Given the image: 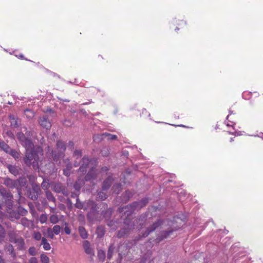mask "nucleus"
Segmentation results:
<instances>
[{
	"instance_id": "f257e3e1",
	"label": "nucleus",
	"mask_w": 263,
	"mask_h": 263,
	"mask_svg": "<svg viewBox=\"0 0 263 263\" xmlns=\"http://www.w3.org/2000/svg\"><path fill=\"white\" fill-rule=\"evenodd\" d=\"M57 149L51 150L49 146L47 147V155L48 157L52 158L53 160L58 162L64 157V153L66 150L65 143L61 140L57 142Z\"/></svg>"
},
{
	"instance_id": "f03ea898",
	"label": "nucleus",
	"mask_w": 263,
	"mask_h": 263,
	"mask_svg": "<svg viewBox=\"0 0 263 263\" xmlns=\"http://www.w3.org/2000/svg\"><path fill=\"white\" fill-rule=\"evenodd\" d=\"M0 195L4 200L0 202V209H4L5 208L6 210H11L13 205V196L11 193L2 187L0 188Z\"/></svg>"
},
{
	"instance_id": "7ed1b4c3",
	"label": "nucleus",
	"mask_w": 263,
	"mask_h": 263,
	"mask_svg": "<svg viewBox=\"0 0 263 263\" xmlns=\"http://www.w3.org/2000/svg\"><path fill=\"white\" fill-rule=\"evenodd\" d=\"M39 154L43 155L42 153L35 151V149L26 152L24 162L27 166L32 165L33 168H35L38 165Z\"/></svg>"
},
{
	"instance_id": "20e7f679",
	"label": "nucleus",
	"mask_w": 263,
	"mask_h": 263,
	"mask_svg": "<svg viewBox=\"0 0 263 263\" xmlns=\"http://www.w3.org/2000/svg\"><path fill=\"white\" fill-rule=\"evenodd\" d=\"M18 139L21 142L22 145L25 147L26 152L35 149L36 151L39 152H42V149L41 147L36 146H35L30 139L26 138L23 134H19L18 135Z\"/></svg>"
},
{
	"instance_id": "39448f33",
	"label": "nucleus",
	"mask_w": 263,
	"mask_h": 263,
	"mask_svg": "<svg viewBox=\"0 0 263 263\" xmlns=\"http://www.w3.org/2000/svg\"><path fill=\"white\" fill-rule=\"evenodd\" d=\"M148 199L144 198L139 201H135L131 204L126 206L123 207L121 209V211L124 212H129V214L133 213L136 210H139L142 207L146 205L148 203Z\"/></svg>"
},
{
	"instance_id": "423d86ee",
	"label": "nucleus",
	"mask_w": 263,
	"mask_h": 263,
	"mask_svg": "<svg viewBox=\"0 0 263 263\" xmlns=\"http://www.w3.org/2000/svg\"><path fill=\"white\" fill-rule=\"evenodd\" d=\"M169 225L170 227L168 228L167 230L161 231L160 234L157 235V238L154 240L155 243H159L162 240L167 238L174 231H177L179 229L178 227H175L171 224Z\"/></svg>"
},
{
	"instance_id": "0eeeda50",
	"label": "nucleus",
	"mask_w": 263,
	"mask_h": 263,
	"mask_svg": "<svg viewBox=\"0 0 263 263\" xmlns=\"http://www.w3.org/2000/svg\"><path fill=\"white\" fill-rule=\"evenodd\" d=\"M90 162V160L87 157L84 156L80 163H78L77 161L74 162L73 165L75 167L78 166L80 164V167L79 169L80 172L85 173L86 172V168Z\"/></svg>"
},
{
	"instance_id": "6e6552de",
	"label": "nucleus",
	"mask_w": 263,
	"mask_h": 263,
	"mask_svg": "<svg viewBox=\"0 0 263 263\" xmlns=\"http://www.w3.org/2000/svg\"><path fill=\"white\" fill-rule=\"evenodd\" d=\"M162 222L163 221L161 220H158L157 221L153 223V224L151 225L147 228L146 230L144 233H142L141 237H147L151 233L154 231L157 228L162 224ZM163 222H164V221H163Z\"/></svg>"
},
{
	"instance_id": "1a4fd4ad",
	"label": "nucleus",
	"mask_w": 263,
	"mask_h": 263,
	"mask_svg": "<svg viewBox=\"0 0 263 263\" xmlns=\"http://www.w3.org/2000/svg\"><path fill=\"white\" fill-rule=\"evenodd\" d=\"M17 182L18 181H16V180H13L9 178H5L4 179V184L11 189H16L17 190Z\"/></svg>"
},
{
	"instance_id": "9d476101",
	"label": "nucleus",
	"mask_w": 263,
	"mask_h": 263,
	"mask_svg": "<svg viewBox=\"0 0 263 263\" xmlns=\"http://www.w3.org/2000/svg\"><path fill=\"white\" fill-rule=\"evenodd\" d=\"M39 122L41 126L43 128L49 129L51 126V123L46 115L41 117L40 118Z\"/></svg>"
},
{
	"instance_id": "9b49d317",
	"label": "nucleus",
	"mask_w": 263,
	"mask_h": 263,
	"mask_svg": "<svg viewBox=\"0 0 263 263\" xmlns=\"http://www.w3.org/2000/svg\"><path fill=\"white\" fill-rule=\"evenodd\" d=\"M149 213L146 212L143 214H142L139 218L137 220V223L141 227L143 226H145L149 223V221L147 220V217L149 216Z\"/></svg>"
},
{
	"instance_id": "f8f14e48",
	"label": "nucleus",
	"mask_w": 263,
	"mask_h": 263,
	"mask_svg": "<svg viewBox=\"0 0 263 263\" xmlns=\"http://www.w3.org/2000/svg\"><path fill=\"white\" fill-rule=\"evenodd\" d=\"M83 246L85 252L87 254L90 255L91 256H93L95 255L93 249L91 247L90 244L88 240H85L83 242Z\"/></svg>"
},
{
	"instance_id": "ddd939ff",
	"label": "nucleus",
	"mask_w": 263,
	"mask_h": 263,
	"mask_svg": "<svg viewBox=\"0 0 263 263\" xmlns=\"http://www.w3.org/2000/svg\"><path fill=\"white\" fill-rule=\"evenodd\" d=\"M112 182V177L109 176L106 179H105L102 185V190L103 191L107 190L110 187Z\"/></svg>"
},
{
	"instance_id": "4468645a",
	"label": "nucleus",
	"mask_w": 263,
	"mask_h": 263,
	"mask_svg": "<svg viewBox=\"0 0 263 263\" xmlns=\"http://www.w3.org/2000/svg\"><path fill=\"white\" fill-rule=\"evenodd\" d=\"M53 191L57 193H62L64 195L66 194V191L65 186L60 183H56L53 187Z\"/></svg>"
},
{
	"instance_id": "2eb2a0df",
	"label": "nucleus",
	"mask_w": 263,
	"mask_h": 263,
	"mask_svg": "<svg viewBox=\"0 0 263 263\" xmlns=\"http://www.w3.org/2000/svg\"><path fill=\"white\" fill-rule=\"evenodd\" d=\"M5 250L9 252V254L14 259L16 257V253L14 251V248L12 245L10 244H7L5 246Z\"/></svg>"
},
{
	"instance_id": "dca6fc26",
	"label": "nucleus",
	"mask_w": 263,
	"mask_h": 263,
	"mask_svg": "<svg viewBox=\"0 0 263 263\" xmlns=\"http://www.w3.org/2000/svg\"><path fill=\"white\" fill-rule=\"evenodd\" d=\"M16 181H18L17 183V191L19 195H20V190L22 187L25 186L26 184L27 181L25 178L21 177L18 179L16 180Z\"/></svg>"
},
{
	"instance_id": "f3484780",
	"label": "nucleus",
	"mask_w": 263,
	"mask_h": 263,
	"mask_svg": "<svg viewBox=\"0 0 263 263\" xmlns=\"http://www.w3.org/2000/svg\"><path fill=\"white\" fill-rule=\"evenodd\" d=\"M14 243L16 244L17 249L20 250H24L26 249L24 240L21 237L17 239V240Z\"/></svg>"
},
{
	"instance_id": "a211bd4d",
	"label": "nucleus",
	"mask_w": 263,
	"mask_h": 263,
	"mask_svg": "<svg viewBox=\"0 0 263 263\" xmlns=\"http://www.w3.org/2000/svg\"><path fill=\"white\" fill-rule=\"evenodd\" d=\"M96 176V170L93 167L91 168L85 177L86 181H89L92 179L95 178Z\"/></svg>"
},
{
	"instance_id": "6ab92c4d",
	"label": "nucleus",
	"mask_w": 263,
	"mask_h": 263,
	"mask_svg": "<svg viewBox=\"0 0 263 263\" xmlns=\"http://www.w3.org/2000/svg\"><path fill=\"white\" fill-rule=\"evenodd\" d=\"M7 168L9 170V171L14 176H16L19 174V170L16 166L8 165Z\"/></svg>"
},
{
	"instance_id": "aec40b11",
	"label": "nucleus",
	"mask_w": 263,
	"mask_h": 263,
	"mask_svg": "<svg viewBox=\"0 0 263 263\" xmlns=\"http://www.w3.org/2000/svg\"><path fill=\"white\" fill-rule=\"evenodd\" d=\"M133 195V194L131 192L126 191L122 195V200L124 202H127L132 197Z\"/></svg>"
},
{
	"instance_id": "412c9836",
	"label": "nucleus",
	"mask_w": 263,
	"mask_h": 263,
	"mask_svg": "<svg viewBox=\"0 0 263 263\" xmlns=\"http://www.w3.org/2000/svg\"><path fill=\"white\" fill-rule=\"evenodd\" d=\"M8 235L10 241L13 243L15 242L17 239L20 237L15 232L13 231L10 232L8 234Z\"/></svg>"
},
{
	"instance_id": "4be33fe9",
	"label": "nucleus",
	"mask_w": 263,
	"mask_h": 263,
	"mask_svg": "<svg viewBox=\"0 0 263 263\" xmlns=\"http://www.w3.org/2000/svg\"><path fill=\"white\" fill-rule=\"evenodd\" d=\"M79 232L82 238L86 239L87 238V232L83 227L80 226L79 227Z\"/></svg>"
},
{
	"instance_id": "5701e85b",
	"label": "nucleus",
	"mask_w": 263,
	"mask_h": 263,
	"mask_svg": "<svg viewBox=\"0 0 263 263\" xmlns=\"http://www.w3.org/2000/svg\"><path fill=\"white\" fill-rule=\"evenodd\" d=\"M84 181L83 179H81V178H79L76 182H75L74 184V189L79 191L81 187L84 184Z\"/></svg>"
},
{
	"instance_id": "b1692460",
	"label": "nucleus",
	"mask_w": 263,
	"mask_h": 263,
	"mask_svg": "<svg viewBox=\"0 0 263 263\" xmlns=\"http://www.w3.org/2000/svg\"><path fill=\"white\" fill-rule=\"evenodd\" d=\"M75 206L79 209L86 210L87 209V206L85 205V203L81 202L78 198L76 199Z\"/></svg>"
},
{
	"instance_id": "393cba45",
	"label": "nucleus",
	"mask_w": 263,
	"mask_h": 263,
	"mask_svg": "<svg viewBox=\"0 0 263 263\" xmlns=\"http://www.w3.org/2000/svg\"><path fill=\"white\" fill-rule=\"evenodd\" d=\"M8 154L11 155L16 160H18L21 157L20 154L14 149L10 148Z\"/></svg>"
},
{
	"instance_id": "a878e982",
	"label": "nucleus",
	"mask_w": 263,
	"mask_h": 263,
	"mask_svg": "<svg viewBox=\"0 0 263 263\" xmlns=\"http://www.w3.org/2000/svg\"><path fill=\"white\" fill-rule=\"evenodd\" d=\"M27 194L28 197L32 200H36L38 198L39 195L35 192L34 193V192L32 190H31V189L28 191Z\"/></svg>"
},
{
	"instance_id": "bb28decb",
	"label": "nucleus",
	"mask_w": 263,
	"mask_h": 263,
	"mask_svg": "<svg viewBox=\"0 0 263 263\" xmlns=\"http://www.w3.org/2000/svg\"><path fill=\"white\" fill-rule=\"evenodd\" d=\"M41 245L43 246V248L45 250L47 251L51 249V247L49 243L48 242L47 239L44 237H43L42 239Z\"/></svg>"
},
{
	"instance_id": "cd10ccee",
	"label": "nucleus",
	"mask_w": 263,
	"mask_h": 263,
	"mask_svg": "<svg viewBox=\"0 0 263 263\" xmlns=\"http://www.w3.org/2000/svg\"><path fill=\"white\" fill-rule=\"evenodd\" d=\"M104 138H107L108 140H115L117 138V137L115 135L105 133L101 135V139Z\"/></svg>"
},
{
	"instance_id": "c85d7f7f",
	"label": "nucleus",
	"mask_w": 263,
	"mask_h": 263,
	"mask_svg": "<svg viewBox=\"0 0 263 263\" xmlns=\"http://www.w3.org/2000/svg\"><path fill=\"white\" fill-rule=\"evenodd\" d=\"M0 147L7 153L10 149V147L3 141L0 140Z\"/></svg>"
},
{
	"instance_id": "c756f323",
	"label": "nucleus",
	"mask_w": 263,
	"mask_h": 263,
	"mask_svg": "<svg viewBox=\"0 0 263 263\" xmlns=\"http://www.w3.org/2000/svg\"><path fill=\"white\" fill-rule=\"evenodd\" d=\"M41 187L43 190L48 191V189L50 187L49 181L48 179H44L41 184Z\"/></svg>"
},
{
	"instance_id": "7c9ffc66",
	"label": "nucleus",
	"mask_w": 263,
	"mask_h": 263,
	"mask_svg": "<svg viewBox=\"0 0 263 263\" xmlns=\"http://www.w3.org/2000/svg\"><path fill=\"white\" fill-rule=\"evenodd\" d=\"M128 232V229L126 228H123L121 229L120 231L118 232L117 236V237L121 238L124 237L126 234Z\"/></svg>"
},
{
	"instance_id": "2f4dec72",
	"label": "nucleus",
	"mask_w": 263,
	"mask_h": 263,
	"mask_svg": "<svg viewBox=\"0 0 263 263\" xmlns=\"http://www.w3.org/2000/svg\"><path fill=\"white\" fill-rule=\"evenodd\" d=\"M122 189L121 185L120 183H117L115 185L112 187V190L114 193L116 194H119L120 192Z\"/></svg>"
},
{
	"instance_id": "473e14b6",
	"label": "nucleus",
	"mask_w": 263,
	"mask_h": 263,
	"mask_svg": "<svg viewBox=\"0 0 263 263\" xmlns=\"http://www.w3.org/2000/svg\"><path fill=\"white\" fill-rule=\"evenodd\" d=\"M10 125L11 127H17L18 124L16 119L15 118V117L13 116H10Z\"/></svg>"
},
{
	"instance_id": "72a5a7b5",
	"label": "nucleus",
	"mask_w": 263,
	"mask_h": 263,
	"mask_svg": "<svg viewBox=\"0 0 263 263\" xmlns=\"http://www.w3.org/2000/svg\"><path fill=\"white\" fill-rule=\"evenodd\" d=\"M46 196L49 201H52L54 203L55 202V198L54 197L51 192L49 191H46Z\"/></svg>"
},
{
	"instance_id": "f704fd0d",
	"label": "nucleus",
	"mask_w": 263,
	"mask_h": 263,
	"mask_svg": "<svg viewBox=\"0 0 263 263\" xmlns=\"http://www.w3.org/2000/svg\"><path fill=\"white\" fill-rule=\"evenodd\" d=\"M31 189V190H32L34 192V193L35 192L38 195H40L41 192V190L40 185L36 184H33L32 187Z\"/></svg>"
},
{
	"instance_id": "c9c22d12",
	"label": "nucleus",
	"mask_w": 263,
	"mask_h": 263,
	"mask_svg": "<svg viewBox=\"0 0 263 263\" xmlns=\"http://www.w3.org/2000/svg\"><path fill=\"white\" fill-rule=\"evenodd\" d=\"M49 220L51 223L55 224L59 222V219L57 215H52L49 218Z\"/></svg>"
},
{
	"instance_id": "e433bc0d",
	"label": "nucleus",
	"mask_w": 263,
	"mask_h": 263,
	"mask_svg": "<svg viewBox=\"0 0 263 263\" xmlns=\"http://www.w3.org/2000/svg\"><path fill=\"white\" fill-rule=\"evenodd\" d=\"M107 197V194L103 191H101L98 194V198L101 200H104Z\"/></svg>"
},
{
	"instance_id": "4c0bfd02",
	"label": "nucleus",
	"mask_w": 263,
	"mask_h": 263,
	"mask_svg": "<svg viewBox=\"0 0 263 263\" xmlns=\"http://www.w3.org/2000/svg\"><path fill=\"white\" fill-rule=\"evenodd\" d=\"M6 233L4 229L0 224V242H2L5 237Z\"/></svg>"
},
{
	"instance_id": "58836bf2",
	"label": "nucleus",
	"mask_w": 263,
	"mask_h": 263,
	"mask_svg": "<svg viewBox=\"0 0 263 263\" xmlns=\"http://www.w3.org/2000/svg\"><path fill=\"white\" fill-rule=\"evenodd\" d=\"M114 249H115V248L114 247L113 245H111L109 247L108 252H107L108 259H110L112 257L113 252L114 251Z\"/></svg>"
},
{
	"instance_id": "ea45409f",
	"label": "nucleus",
	"mask_w": 263,
	"mask_h": 263,
	"mask_svg": "<svg viewBox=\"0 0 263 263\" xmlns=\"http://www.w3.org/2000/svg\"><path fill=\"white\" fill-rule=\"evenodd\" d=\"M41 261L42 263H49V258L46 254H42L41 255Z\"/></svg>"
},
{
	"instance_id": "a19ab883",
	"label": "nucleus",
	"mask_w": 263,
	"mask_h": 263,
	"mask_svg": "<svg viewBox=\"0 0 263 263\" xmlns=\"http://www.w3.org/2000/svg\"><path fill=\"white\" fill-rule=\"evenodd\" d=\"M21 223L25 227H29L30 221L26 218H23L21 220Z\"/></svg>"
},
{
	"instance_id": "79ce46f5",
	"label": "nucleus",
	"mask_w": 263,
	"mask_h": 263,
	"mask_svg": "<svg viewBox=\"0 0 263 263\" xmlns=\"http://www.w3.org/2000/svg\"><path fill=\"white\" fill-rule=\"evenodd\" d=\"M47 215L45 214H42L39 217V221L41 223H45L47 220Z\"/></svg>"
},
{
	"instance_id": "37998d69",
	"label": "nucleus",
	"mask_w": 263,
	"mask_h": 263,
	"mask_svg": "<svg viewBox=\"0 0 263 263\" xmlns=\"http://www.w3.org/2000/svg\"><path fill=\"white\" fill-rule=\"evenodd\" d=\"M98 257L100 260L103 261L105 257V253L104 251L101 250H99L98 252Z\"/></svg>"
},
{
	"instance_id": "c03bdc74",
	"label": "nucleus",
	"mask_w": 263,
	"mask_h": 263,
	"mask_svg": "<svg viewBox=\"0 0 263 263\" xmlns=\"http://www.w3.org/2000/svg\"><path fill=\"white\" fill-rule=\"evenodd\" d=\"M24 113L28 118H31L34 116V112L30 109H27L25 110Z\"/></svg>"
},
{
	"instance_id": "a18cd8bd",
	"label": "nucleus",
	"mask_w": 263,
	"mask_h": 263,
	"mask_svg": "<svg viewBox=\"0 0 263 263\" xmlns=\"http://www.w3.org/2000/svg\"><path fill=\"white\" fill-rule=\"evenodd\" d=\"M17 213L21 215V216H25L28 212L26 210H25V209L23 208H18V209H17Z\"/></svg>"
},
{
	"instance_id": "49530a36",
	"label": "nucleus",
	"mask_w": 263,
	"mask_h": 263,
	"mask_svg": "<svg viewBox=\"0 0 263 263\" xmlns=\"http://www.w3.org/2000/svg\"><path fill=\"white\" fill-rule=\"evenodd\" d=\"M61 228L60 226L59 225H55L54 226L53 228H52V231L53 232V233L55 234V235H58L60 234V231H61Z\"/></svg>"
},
{
	"instance_id": "de8ad7c7",
	"label": "nucleus",
	"mask_w": 263,
	"mask_h": 263,
	"mask_svg": "<svg viewBox=\"0 0 263 263\" xmlns=\"http://www.w3.org/2000/svg\"><path fill=\"white\" fill-rule=\"evenodd\" d=\"M71 168V165H67L66 168H65L63 170V174H64V175L66 176H69L70 175V174Z\"/></svg>"
},
{
	"instance_id": "09e8293b",
	"label": "nucleus",
	"mask_w": 263,
	"mask_h": 263,
	"mask_svg": "<svg viewBox=\"0 0 263 263\" xmlns=\"http://www.w3.org/2000/svg\"><path fill=\"white\" fill-rule=\"evenodd\" d=\"M47 236L51 238V239H53L54 238V233L52 231V230L51 229V228H48L47 230Z\"/></svg>"
},
{
	"instance_id": "8fccbe9b",
	"label": "nucleus",
	"mask_w": 263,
	"mask_h": 263,
	"mask_svg": "<svg viewBox=\"0 0 263 263\" xmlns=\"http://www.w3.org/2000/svg\"><path fill=\"white\" fill-rule=\"evenodd\" d=\"M73 156L76 159L79 158L82 156V151L81 150H75L73 153Z\"/></svg>"
},
{
	"instance_id": "3c124183",
	"label": "nucleus",
	"mask_w": 263,
	"mask_h": 263,
	"mask_svg": "<svg viewBox=\"0 0 263 263\" xmlns=\"http://www.w3.org/2000/svg\"><path fill=\"white\" fill-rule=\"evenodd\" d=\"M101 154L103 156H107L109 154V151L107 148L104 147L101 150Z\"/></svg>"
},
{
	"instance_id": "603ef678",
	"label": "nucleus",
	"mask_w": 263,
	"mask_h": 263,
	"mask_svg": "<svg viewBox=\"0 0 263 263\" xmlns=\"http://www.w3.org/2000/svg\"><path fill=\"white\" fill-rule=\"evenodd\" d=\"M34 238L36 240H40L42 239V235L40 232H35L34 233Z\"/></svg>"
},
{
	"instance_id": "864d4df0",
	"label": "nucleus",
	"mask_w": 263,
	"mask_h": 263,
	"mask_svg": "<svg viewBox=\"0 0 263 263\" xmlns=\"http://www.w3.org/2000/svg\"><path fill=\"white\" fill-rule=\"evenodd\" d=\"M28 252L31 255H35V248L34 247H30L28 250Z\"/></svg>"
},
{
	"instance_id": "5fc2aeb1",
	"label": "nucleus",
	"mask_w": 263,
	"mask_h": 263,
	"mask_svg": "<svg viewBox=\"0 0 263 263\" xmlns=\"http://www.w3.org/2000/svg\"><path fill=\"white\" fill-rule=\"evenodd\" d=\"M65 225L66 226L64 228L65 233L67 235H69L71 233V229L67 226V223H65Z\"/></svg>"
},
{
	"instance_id": "6e6d98bb",
	"label": "nucleus",
	"mask_w": 263,
	"mask_h": 263,
	"mask_svg": "<svg viewBox=\"0 0 263 263\" xmlns=\"http://www.w3.org/2000/svg\"><path fill=\"white\" fill-rule=\"evenodd\" d=\"M12 215L14 216V217L16 219H18L20 218V215L17 212L13 211V212L12 213Z\"/></svg>"
},
{
	"instance_id": "4d7b16f0",
	"label": "nucleus",
	"mask_w": 263,
	"mask_h": 263,
	"mask_svg": "<svg viewBox=\"0 0 263 263\" xmlns=\"http://www.w3.org/2000/svg\"><path fill=\"white\" fill-rule=\"evenodd\" d=\"M74 144L72 141H69L68 144V147L69 148H70L71 150L73 149L74 148Z\"/></svg>"
},
{
	"instance_id": "13d9d810",
	"label": "nucleus",
	"mask_w": 263,
	"mask_h": 263,
	"mask_svg": "<svg viewBox=\"0 0 263 263\" xmlns=\"http://www.w3.org/2000/svg\"><path fill=\"white\" fill-rule=\"evenodd\" d=\"M29 263H38V262L35 257H31L29 260Z\"/></svg>"
},
{
	"instance_id": "bf43d9fd",
	"label": "nucleus",
	"mask_w": 263,
	"mask_h": 263,
	"mask_svg": "<svg viewBox=\"0 0 263 263\" xmlns=\"http://www.w3.org/2000/svg\"><path fill=\"white\" fill-rule=\"evenodd\" d=\"M101 170L102 172H106L108 170V168L106 166H104L103 167Z\"/></svg>"
},
{
	"instance_id": "052dcab7",
	"label": "nucleus",
	"mask_w": 263,
	"mask_h": 263,
	"mask_svg": "<svg viewBox=\"0 0 263 263\" xmlns=\"http://www.w3.org/2000/svg\"><path fill=\"white\" fill-rule=\"evenodd\" d=\"M7 135L10 137H12L13 136V134H12V133L11 132H7Z\"/></svg>"
},
{
	"instance_id": "680f3d73",
	"label": "nucleus",
	"mask_w": 263,
	"mask_h": 263,
	"mask_svg": "<svg viewBox=\"0 0 263 263\" xmlns=\"http://www.w3.org/2000/svg\"><path fill=\"white\" fill-rule=\"evenodd\" d=\"M71 197L72 198H75L76 197L77 198H78V195L76 193H72L71 195Z\"/></svg>"
},
{
	"instance_id": "e2e57ef3",
	"label": "nucleus",
	"mask_w": 263,
	"mask_h": 263,
	"mask_svg": "<svg viewBox=\"0 0 263 263\" xmlns=\"http://www.w3.org/2000/svg\"><path fill=\"white\" fill-rule=\"evenodd\" d=\"M0 263H6L5 260L0 256Z\"/></svg>"
},
{
	"instance_id": "0e129e2a",
	"label": "nucleus",
	"mask_w": 263,
	"mask_h": 263,
	"mask_svg": "<svg viewBox=\"0 0 263 263\" xmlns=\"http://www.w3.org/2000/svg\"><path fill=\"white\" fill-rule=\"evenodd\" d=\"M62 101H64V102H69V100H68V99L62 100Z\"/></svg>"
},
{
	"instance_id": "69168bd1",
	"label": "nucleus",
	"mask_w": 263,
	"mask_h": 263,
	"mask_svg": "<svg viewBox=\"0 0 263 263\" xmlns=\"http://www.w3.org/2000/svg\"><path fill=\"white\" fill-rule=\"evenodd\" d=\"M127 154H128V152H126V151H124V155H126Z\"/></svg>"
},
{
	"instance_id": "338daca9",
	"label": "nucleus",
	"mask_w": 263,
	"mask_h": 263,
	"mask_svg": "<svg viewBox=\"0 0 263 263\" xmlns=\"http://www.w3.org/2000/svg\"><path fill=\"white\" fill-rule=\"evenodd\" d=\"M229 112H230V115L233 114H234V113L233 112V111H231V110H229Z\"/></svg>"
},
{
	"instance_id": "774afa93",
	"label": "nucleus",
	"mask_w": 263,
	"mask_h": 263,
	"mask_svg": "<svg viewBox=\"0 0 263 263\" xmlns=\"http://www.w3.org/2000/svg\"><path fill=\"white\" fill-rule=\"evenodd\" d=\"M20 57L21 59H23V58H24V55H23V54H21V55H20Z\"/></svg>"
}]
</instances>
